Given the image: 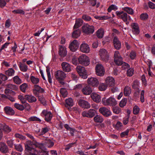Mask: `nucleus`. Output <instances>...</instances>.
<instances>
[{
  "label": "nucleus",
  "instance_id": "59",
  "mask_svg": "<svg viewBox=\"0 0 155 155\" xmlns=\"http://www.w3.org/2000/svg\"><path fill=\"white\" fill-rule=\"evenodd\" d=\"M107 86L104 84H100L99 86V89L100 91H105L107 88Z\"/></svg>",
  "mask_w": 155,
  "mask_h": 155
},
{
  "label": "nucleus",
  "instance_id": "42",
  "mask_svg": "<svg viewBox=\"0 0 155 155\" xmlns=\"http://www.w3.org/2000/svg\"><path fill=\"white\" fill-rule=\"evenodd\" d=\"M50 128L48 126H45L41 128V135H44L48 132L50 130Z\"/></svg>",
  "mask_w": 155,
  "mask_h": 155
},
{
  "label": "nucleus",
  "instance_id": "46",
  "mask_svg": "<svg viewBox=\"0 0 155 155\" xmlns=\"http://www.w3.org/2000/svg\"><path fill=\"white\" fill-rule=\"evenodd\" d=\"M118 9V7L116 5H112L109 6L107 9V11L109 12H111L112 10L116 11Z\"/></svg>",
  "mask_w": 155,
  "mask_h": 155
},
{
  "label": "nucleus",
  "instance_id": "31",
  "mask_svg": "<svg viewBox=\"0 0 155 155\" xmlns=\"http://www.w3.org/2000/svg\"><path fill=\"white\" fill-rule=\"evenodd\" d=\"M140 83L137 80H134L132 84V87L133 89L136 90H140Z\"/></svg>",
  "mask_w": 155,
  "mask_h": 155
},
{
  "label": "nucleus",
  "instance_id": "24",
  "mask_svg": "<svg viewBox=\"0 0 155 155\" xmlns=\"http://www.w3.org/2000/svg\"><path fill=\"white\" fill-rule=\"evenodd\" d=\"M4 92L6 95L2 94L1 95V97H2L5 99H8V95L9 93L12 94V95L13 96H15V94L14 91H12V90L8 88H6L5 89Z\"/></svg>",
  "mask_w": 155,
  "mask_h": 155
},
{
  "label": "nucleus",
  "instance_id": "23",
  "mask_svg": "<svg viewBox=\"0 0 155 155\" xmlns=\"http://www.w3.org/2000/svg\"><path fill=\"white\" fill-rule=\"evenodd\" d=\"M4 110L7 114L12 115L15 114V112L13 108L9 106L5 107Z\"/></svg>",
  "mask_w": 155,
  "mask_h": 155
},
{
  "label": "nucleus",
  "instance_id": "58",
  "mask_svg": "<svg viewBox=\"0 0 155 155\" xmlns=\"http://www.w3.org/2000/svg\"><path fill=\"white\" fill-rule=\"evenodd\" d=\"M14 145L15 148L17 150L20 152H21L23 151V149L21 144H15Z\"/></svg>",
  "mask_w": 155,
  "mask_h": 155
},
{
  "label": "nucleus",
  "instance_id": "29",
  "mask_svg": "<svg viewBox=\"0 0 155 155\" xmlns=\"http://www.w3.org/2000/svg\"><path fill=\"white\" fill-rule=\"evenodd\" d=\"M18 98L21 101V103L23 104H25V105L26 106L30 107L29 104L26 103L27 100L26 98H25V95L24 97L22 95H19L18 96Z\"/></svg>",
  "mask_w": 155,
  "mask_h": 155
},
{
  "label": "nucleus",
  "instance_id": "15",
  "mask_svg": "<svg viewBox=\"0 0 155 155\" xmlns=\"http://www.w3.org/2000/svg\"><path fill=\"white\" fill-rule=\"evenodd\" d=\"M132 31L134 34L137 35L140 33V29L138 24L136 23H134L131 25Z\"/></svg>",
  "mask_w": 155,
  "mask_h": 155
},
{
  "label": "nucleus",
  "instance_id": "56",
  "mask_svg": "<svg viewBox=\"0 0 155 155\" xmlns=\"http://www.w3.org/2000/svg\"><path fill=\"white\" fill-rule=\"evenodd\" d=\"M3 130L6 133H8L11 131L12 129L8 126L4 125L3 127Z\"/></svg>",
  "mask_w": 155,
  "mask_h": 155
},
{
  "label": "nucleus",
  "instance_id": "45",
  "mask_svg": "<svg viewBox=\"0 0 155 155\" xmlns=\"http://www.w3.org/2000/svg\"><path fill=\"white\" fill-rule=\"evenodd\" d=\"M14 106L15 108L20 110H23L25 109V107L23 105L17 103H15Z\"/></svg>",
  "mask_w": 155,
  "mask_h": 155
},
{
  "label": "nucleus",
  "instance_id": "8",
  "mask_svg": "<svg viewBox=\"0 0 155 155\" xmlns=\"http://www.w3.org/2000/svg\"><path fill=\"white\" fill-rule=\"evenodd\" d=\"M96 74L100 76H103L105 73V70L103 66L101 64H98L95 67Z\"/></svg>",
  "mask_w": 155,
  "mask_h": 155
},
{
  "label": "nucleus",
  "instance_id": "63",
  "mask_svg": "<svg viewBox=\"0 0 155 155\" xmlns=\"http://www.w3.org/2000/svg\"><path fill=\"white\" fill-rule=\"evenodd\" d=\"M134 70L132 68H130L127 70V75L128 76L131 77L134 74Z\"/></svg>",
  "mask_w": 155,
  "mask_h": 155
},
{
  "label": "nucleus",
  "instance_id": "40",
  "mask_svg": "<svg viewBox=\"0 0 155 155\" xmlns=\"http://www.w3.org/2000/svg\"><path fill=\"white\" fill-rule=\"evenodd\" d=\"M115 63L118 65H120L122 64V59L121 57L118 58H114Z\"/></svg>",
  "mask_w": 155,
  "mask_h": 155
},
{
  "label": "nucleus",
  "instance_id": "10",
  "mask_svg": "<svg viewBox=\"0 0 155 155\" xmlns=\"http://www.w3.org/2000/svg\"><path fill=\"white\" fill-rule=\"evenodd\" d=\"M115 14L118 18L122 19L124 21L126 22L128 19V15L127 13L123 11H118L116 12Z\"/></svg>",
  "mask_w": 155,
  "mask_h": 155
},
{
  "label": "nucleus",
  "instance_id": "1",
  "mask_svg": "<svg viewBox=\"0 0 155 155\" xmlns=\"http://www.w3.org/2000/svg\"><path fill=\"white\" fill-rule=\"evenodd\" d=\"M102 102L104 105L110 106H115L117 104L116 100L112 97H110L107 99L104 97L102 99Z\"/></svg>",
  "mask_w": 155,
  "mask_h": 155
},
{
  "label": "nucleus",
  "instance_id": "21",
  "mask_svg": "<svg viewBox=\"0 0 155 155\" xmlns=\"http://www.w3.org/2000/svg\"><path fill=\"white\" fill-rule=\"evenodd\" d=\"M91 97L93 101L96 103H99L101 101L100 96L96 93H93Z\"/></svg>",
  "mask_w": 155,
  "mask_h": 155
},
{
  "label": "nucleus",
  "instance_id": "41",
  "mask_svg": "<svg viewBox=\"0 0 155 155\" xmlns=\"http://www.w3.org/2000/svg\"><path fill=\"white\" fill-rule=\"evenodd\" d=\"M97 35L99 38H102L104 35L103 30L102 29H99L97 31Z\"/></svg>",
  "mask_w": 155,
  "mask_h": 155
},
{
  "label": "nucleus",
  "instance_id": "36",
  "mask_svg": "<svg viewBox=\"0 0 155 155\" xmlns=\"http://www.w3.org/2000/svg\"><path fill=\"white\" fill-rule=\"evenodd\" d=\"M122 9L127 13L130 15H133L134 13L133 9L128 7H125L122 8Z\"/></svg>",
  "mask_w": 155,
  "mask_h": 155
},
{
  "label": "nucleus",
  "instance_id": "33",
  "mask_svg": "<svg viewBox=\"0 0 155 155\" xmlns=\"http://www.w3.org/2000/svg\"><path fill=\"white\" fill-rule=\"evenodd\" d=\"M94 121L96 123H101L104 121L102 117L99 115H97L94 118Z\"/></svg>",
  "mask_w": 155,
  "mask_h": 155
},
{
  "label": "nucleus",
  "instance_id": "4",
  "mask_svg": "<svg viewBox=\"0 0 155 155\" xmlns=\"http://www.w3.org/2000/svg\"><path fill=\"white\" fill-rule=\"evenodd\" d=\"M78 60L80 64L84 66H87L90 64L89 58L85 54H83L79 56Z\"/></svg>",
  "mask_w": 155,
  "mask_h": 155
},
{
  "label": "nucleus",
  "instance_id": "18",
  "mask_svg": "<svg viewBox=\"0 0 155 155\" xmlns=\"http://www.w3.org/2000/svg\"><path fill=\"white\" fill-rule=\"evenodd\" d=\"M82 92L85 95H89L92 92V89L89 85H87L83 88L81 90Z\"/></svg>",
  "mask_w": 155,
  "mask_h": 155
},
{
  "label": "nucleus",
  "instance_id": "13",
  "mask_svg": "<svg viewBox=\"0 0 155 155\" xmlns=\"http://www.w3.org/2000/svg\"><path fill=\"white\" fill-rule=\"evenodd\" d=\"M99 112L106 117H108L111 115V112L108 109L105 107H102L99 109Z\"/></svg>",
  "mask_w": 155,
  "mask_h": 155
},
{
  "label": "nucleus",
  "instance_id": "3",
  "mask_svg": "<svg viewBox=\"0 0 155 155\" xmlns=\"http://www.w3.org/2000/svg\"><path fill=\"white\" fill-rule=\"evenodd\" d=\"M82 31L87 34H93L94 31V27L93 25H90L87 24H85L82 27Z\"/></svg>",
  "mask_w": 155,
  "mask_h": 155
},
{
  "label": "nucleus",
  "instance_id": "6",
  "mask_svg": "<svg viewBox=\"0 0 155 155\" xmlns=\"http://www.w3.org/2000/svg\"><path fill=\"white\" fill-rule=\"evenodd\" d=\"M96 111L94 109H90L88 110L83 111L81 114L82 116L84 117L92 118L95 114Z\"/></svg>",
  "mask_w": 155,
  "mask_h": 155
},
{
  "label": "nucleus",
  "instance_id": "43",
  "mask_svg": "<svg viewBox=\"0 0 155 155\" xmlns=\"http://www.w3.org/2000/svg\"><path fill=\"white\" fill-rule=\"evenodd\" d=\"M66 104L69 106H72L74 105V102L72 98H69L65 100Z\"/></svg>",
  "mask_w": 155,
  "mask_h": 155
},
{
  "label": "nucleus",
  "instance_id": "30",
  "mask_svg": "<svg viewBox=\"0 0 155 155\" xmlns=\"http://www.w3.org/2000/svg\"><path fill=\"white\" fill-rule=\"evenodd\" d=\"M83 22V20L81 19H76L75 24L74 26V29H75L80 27L81 25Z\"/></svg>",
  "mask_w": 155,
  "mask_h": 155
},
{
  "label": "nucleus",
  "instance_id": "62",
  "mask_svg": "<svg viewBox=\"0 0 155 155\" xmlns=\"http://www.w3.org/2000/svg\"><path fill=\"white\" fill-rule=\"evenodd\" d=\"M38 151L34 148H32L31 149L28 155H37Z\"/></svg>",
  "mask_w": 155,
  "mask_h": 155
},
{
  "label": "nucleus",
  "instance_id": "5",
  "mask_svg": "<svg viewBox=\"0 0 155 155\" xmlns=\"http://www.w3.org/2000/svg\"><path fill=\"white\" fill-rule=\"evenodd\" d=\"M41 116L45 117V120L47 122L50 121L53 117V115L50 111L46 110H43L41 113Z\"/></svg>",
  "mask_w": 155,
  "mask_h": 155
},
{
  "label": "nucleus",
  "instance_id": "61",
  "mask_svg": "<svg viewBox=\"0 0 155 155\" xmlns=\"http://www.w3.org/2000/svg\"><path fill=\"white\" fill-rule=\"evenodd\" d=\"M14 96L12 95V94L9 93L8 95V99L12 102H15V98L14 97Z\"/></svg>",
  "mask_w": 155,
  "mask_h": 155
},
{
  "label": "nucleus",
  "instance_id": "2",
  "mask_svg": "<svg viewBox=\"0 0 155 155\" xmlns=\"http://www.w3.org/2000/svg\"><path fill=\"white\" fill-rule=\"evenodd\" d=\"M76 69L79 76L82 78L86 79L87 78V71L84 67L81 65L78 66Z\"/></svg>",
  "mask_w": 155,
  "mask_h": 155
},
{
  "label": "nucleus",
  "instance_id": "60",
  "mask_svg": "<svg viewBox=\"0 0 155 155\" xmlns=\"http://www.w3.org/2000/svg\"><path fill=\"white\" fill-rule=\"evenodd\" d=\"M129 117V115H128L123 118V123L124 125H126L128 123Z\"/></svg>",
  "mask_w": 155,
  "mask_h": 155
},
{
  "label": "nucleus",
  "instance_id": "47",
  "mask_svg": "<svg viewBox=\"0 0 155 155\" xmlns=\"http://www.w3.org/2000/svg\"><path fill=\"white\" fill-rule=\"evenodd\" d=\"M112 110L113 112L116 114H118L121 112V109L118 107H113Z\"/></svg>",
  "mask_w": 155,
  "mask_h": 155
},
{
  "label": "nucleus",
  "instance_id": "16",
  "mask_svg": "<svg viewBox=\"0 0 155 155\" xmlns=\"http://www.w3.org/2000/svg\"><path fill=\"white\" fill-rule=\"evenodd\" d=\"M0 151L3 153H6L9 152L8 146L4 142H0Z\"/></svg>",
  "mask_w": 155,
  "mask_h": 155
},
{
  "label": "nucleus",
  "instance_id": "11",
  "mask_svg": "<svg viewBox=\"0 0 155 155\" xmlns=\"http://www.w3.org/2000/svg\"><path fill=\"white\" fill-rule=\"evenodd\" d=\"M87 83L88 85L93 87H97L99 84L98 79L95 78L91 77L87 80Z\"/></svg>",
  "mask_w": 155,
  "mask_h": 155
},
{
  "label": "nucleus",
  "instance_id": "48",
  "mask_svg": "<svg viewBox=\"0 0 155 155\" xmlns=\"http://www.w3.org/2000/svg\"><path fill=\"white\" fill-rule=\"evenodd\" d=\"M94 18L97 19L102 20L109 19L110 17L104 15L101 16H95Z\"/></svg>",
  "mask_w": 155,
  "mask_h": 155
},
{
  "label": "nucleus",
  "instance_id": "52",
  "mask_svg": "<svg viewBox=\"0 0 155 155\" xmlns=\"http://www.w3.org/2000/svg\"><path fill=\"white\" fill-rule=\"evenodd\" d=\"M148 18V15L147 13H142L140 15V19L142 20H147Z\"/></svg>",
  "mask_w": 155,
  "mask_h": 155
},
{
  "label": "nucleus",
  "instance_id": "7",
  "mask_svg": "<svg viewBox=\"0 0 155 155\" xmlns=\"http://www.w3.org/2000/svg\"><path fill=\"white\" fill-rule=\"evenodd\" d=\"M99 55L101 60L104 61L106 62L109 59V56L107 51L104 49L100 50Z\"/></svg>",
  "mask_w": 155,
  "mask_h": 155
},
{
  "label": "nucleus",
  "instance_id": "25",
  "mask_svg": "<svg viewBox=\"0 0 155 155\" xmlns=\"http://www.w3.org/2000/svg\"><path fill=\"white\" fill-rule=\"evenodd\" d=\"M44 90L41 88V87L38 85H35L34 86V88L33 89V94L36 95L37 94V92L42 93L44 92Z\"/></svg>",
  "mask_w": 155,
  "mask_h": 155
},
{
  "label": "nucleus",
  "instance_id": "54",
  "mask_svg": "<svg viewBox=\"0 0 155 155\" xmlns=\"http://www.w3.org/2000/svg\"><path fill=\"white\" fill-rule=\"evenodd\" d=\"M28 87L27 84L24 83L20 86V90L23 92H25L27 87Z\"/></svg>",
  "mask_w": 155,
  "mask_h": 155
},
{
  "label": "nucleus",
  "instance_id": "55",
  "mask_svg": "<svg viewBox=\"0 0 155 155\" xmlns=\"http://www.w3.org/2000/svg\"><path fill=\"white\" fill-rule=\"evenodd\" d=\"M127 99H124L122 100L119 104L120 106L121 107H123L125 106L127 103Z\"/></svg>",
  "mask_w": 155,
  "mask_h": 155
},
{
  "label": "nucleus",
  "instance_id": "57",
  "mask_svg": "<svg viewBox=\"0 0 155 155\" xmlns=\"http://www.w3.org/2000/svg\"><path fill=\"white\" fill-rule=\"evenodd\" d=\"M140 108L137 105L134 106L133 109V113L134 114H137L139 112Z\"/></svg>",
  "mask_w": 155,
  "mask_h": 155
},
{
  "label": "nucleus",
  "instance_id": "64",
  "mask_svg": "<svg viewBox=\"0 0 155 155\" xmlns=\"http://www.w3.org/2000/svg\"><path fill=\"white\" fill-rule=\"evenodd\" d=\"M136 54L135 52L134 51H132L129 54V56L130 58L132 59H134L136 57Z\"/></svg>",
  "mask_w": 155,
  "mask_h": 155
},
{
  "label": "nucleus",
  "instance_id": "37",
  "mask_svg": "<svg viewBox=\"0 0 155 155\" xmlns=\"http://www.w3.org/2000/svg\"><path fill=\"white\" fill-rule=\"evenodd\" d=\"M30 80L32 83L35 85H36L39 81V79L38 78L35 77L33 76H31Z\"/></svg>",
  "mask_w": 155,
  "mask_h": 155
},
{
  "label": "nucleus",
  "instance_id": "9",
  "mask_svg": "<svg viewBox=\"0 0 155 155\" xmlns=\"http://www.w3.org/2000/svg\"><path fill=\"white\" fill-rule=\"evenodd\" d=\"M54 75L55 78L58 81L64 80L66 77V74L63 71H57L55 72Z\"/></svg>",
  "mask_w": 155,
  "mask_h": 155
},
{
  "label": "nucleus",
  "instance_id": "38",
  "mask_svg": "<svg viewBox=\"0 0 155 155\" xmlns=\"http://www.w3.org/2000/svg\"><path fill=\"white\" fill-rule=\"evenodd\" d=\"M50 71V68L49 67L47 66L46 67V71L47 73L48 80L49 82L51 84L52 83V81Z\"/></svg>",
  "mask_w": 155,
  "mask_h": 155
},
{
  "label": "nucleus",
  "instance_id": "50",
  "mask_svg": "<svg viewBox=\"0 0 155 155\" xmlns=\"http://www.w3.org/2000/svg\"><path fill=\"white\" fill-rule=\"evenodd\" d=\"M39 155H49L48 152L47 151V149L45 148L39 151Z\"/></svg>",
  "mask_w": 155,
  "mask_h": 155
},
{
  "label": "nucleus",
  "instance_id": "35",
  "mask_svg": "<svg viewBox=\"0 0 155 155\" xmlns=\"http://www.w3.org/2000/svg\"><path fill=\"white\" fill-rule=\"evenodd\" d=\"M81 33V31L79 29L74 30L72 34V37L73 38H78L80 36Z\"/></svg>",
  "mask_w": 155,
  "mask_h": 155
},
{
  "label": "nucleus",
  "instance_id": "20",
  "mask_svg": "<svg viewBox=\"0 0 155 155\" xmlns=\"http://www.w3.org/2000/svg\"><path fill=\"white\" fill-rule=\"evenodd\" d=\"M59 54L62 57L65 56L67 54L66 48L62 45L59 46Z\"/></svg>",
  "mask_w": 155,
  "mask_h": 155
},
{
  "label": "nucleus",
  "instance_id": "14",
  "mask_svg": "<svg viewBox=\"0 0 155 155\" xmlns=\"http://www.w3.org/2000/svg\"><path fill=\"white\" fill-rule=\"evenodd\" d=\"M78 104L80 107L88 109L91 107L90 104L88 102L82 99L78 101Z\"/></svg>",
  "mask_w": 155,
  "mask_h": 155
},
{
  "label": "nucleus",
  "instance_id": "34",
  "mask_svg": "<svg viewBox=\"0 0 155 155\" xmlns=\"http://www.w3.org/2000/svg\"><path fill=\"white\" fill-rule=\"evenodd\" d=\"M20 70L23 72H26L28 69V67L25 64L20 63L19 65Z\"/></svg>",
  "mask_w": 155,
  "mask_h": 155
},
{
  "label": "nucleus",
  "instance_id": "32",
  "mask_svg": "<svg viewBox=\"0 0 155 155\" xmlns=\"http://www.w3.org/2000/svg\"><path fill=\"white\" fill-rule=\"evenodd\" d=\"M131 90L130 87L126 86L124 89V94L126 96H128L131 93Z\"/></svg>",
  "mask_w": 155,
  "mask_h": 155
},
{
  "label": "nucleus",
  "instance_id": "17",
  "mask_svg": "<svg viewBox=\"0 0 155 155\" xmlns=\"http://www.w3.org/2000/svg\"><path fill=\"white\" fill-rule=\"evenodd\" d=\"M61 66L63 71L66 72H69L71 71L70 65L68 63L63 62L62 63Z\"/></svg>",
  "mask_w": 155,
  "mask_h": 155
},
{
  "label": "nucleus",
  "instance_id": "26",
  "mask_svg": "<svg viewBox=\"0 0 155 155\" xmlns=\"http://www.w3.org/2000/svg\"><path fill=\"white\" fill-rule=\"evenodd\" d=\"M44 145L48 148L52 147L54 144L53 140L50 139H47L45 140Z\"/></svg>",
  "mask_w": 155,
  "mask_h": 155
},
{
  "label": "nucleus",
  "instance_id": "44",
  "mask_svg": "<svg viewBox=\"0 0 155 155\" xmlns=\"http://www.w3.org/2000/svg\"><path fill=\"white\" fill-rule=\"evenodd\" d=\"M28 120L29 121H36L39 122L41 121V120L40 119L35 116L31 117H29Z\"/></svg>",
  "mask_w": 155,
  "mask_h": 155
},
{
  "label": "nucleus",
  "instance_id": "12",
  "mask_svg": "<svg viewBox=\"0 0 155 155\" xmlns=\"http://www.w3.org/2000/svg\"><path fill=\"white\" fill-rule=\"evenodd\" d=\"M79 46V44L78 41L76 40H74L69 45V48L71 51H75L78 48Z\"/></svg>",
  "mask_w": 155,
  "mask_h": 155
},
{
  "label": "nucleus",
  "instance_id": "39",
  "mask_svg": "<svg viewBox=\"0 0 155 155\" xmlns=\"http://www.w3.org/2000/svg\"><path fill=\"white\" fill-rule=\"evenodd\" d=\"M15 71L12 68H9L8 70L5 71V74L8 76H11L14 75Z\"/></svg>",
  "mask_w": 155,
  "mask_h": 155
},
{
  "label": "nucleus",
  "instance_id": "28",
  "mask_svg": "<svg viewBox=\"0 0 155 155\" xmlns=\"http://www.w3.org/2000/svg\"><path fill=\"white\" fill-rule=\"evenodd\" d=\"M106 84L110 86H112L114 84V80L113 78L109 77L105 80Z\"/></svg>",
  "mask_w": 155,
  "mask_h": 155
},
{
  "label": "nucleus",
  "instance_id": "27",
  "mask_svg": "<svg viewBox=\"0 0 155 155\" xmlns=\"http://www.w3.org/2000/svg\"><path fill=\"white\" fill-rule=\"evenodd\" d=\"M25 98L30 103L35 102L37 101L36 97L32 95H25Z\"/></svg>",
  "mask_w": 155,
  "mask_h": 155
},
{
  "label": "nucleus",
  "instance_id": "19",
  "mask_svg": "<svg viewBox=\"0 0 155 155\" xmlns=\"http://www.w3.org/2000/svg\"><path fill=\"white\" fill-rule=\"evenodd\" d=\"M80 49L81 51L84 53H87L89 52L90 48L88 45L85 43H82L80 46Z\"/></svg>",
  "mask_w": 155,
  "mask_h": 155
},
{
  "label": "nucleus",
  "instance_id": "51",
  "mask_svg": "<svg viewBox=\"0 0 155 155\" xmlns=\"http://www.w3.org/2000/svg\"><path fill=\"white\" fill-rule=\"evenodd\" d=\"M12 12L14 14H18L24 15L25 14V12L22 9H18L14 10L12 11Z\"/></svg>",
  "mask_w": 155,
  "mask_h": 155
},
{
  "label": "nucleus",
  "instance_id": "53",
  "mask_svg": "<svg viewBox=\"0 0 155 155\" xmlns=\"http://www.w3.org/2000/svg\"><path fill=\"white\" fill-rule=\"evenodd\" d=\"M14 81L17 84H20L22 83L21 80L18 76H16L13 78Z\"/></svg>",
  "mask_w": 155,
  "mask_h": 155
},
{
  "label": "nucleus",
  "instance_id": "49",
  "mask_svg": "<svg viewBox=\"0 0 155 155\" xmlns=\"http://www.w3.org/2000/svg\"><path fill=\"white\" fill-rule=\"evenodd\" d=\"M60 92L62 96L65 97L67 95L68 93L66 90L64 88H61L60 90Z\"/></svg>",
  "mask_w": 155,
  "mask_h": 155
},
{
  "label": "nucleus",
  "instance_id": "22",
  "mask_svg": "<svg viewBox=\"0 0 155 155\" xmlns=\"http://www.w3.org/2000/svg\"><path fill=\"white\" fill-rule=\"evenodd\" d=\"M113 43L115 48L117 50H119L121 48V43L118 38L115 37L113 39Z\"/></svg>",
  "mask_w": 155,
  "mask_h": 155
}]
</instances>
